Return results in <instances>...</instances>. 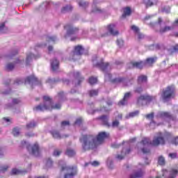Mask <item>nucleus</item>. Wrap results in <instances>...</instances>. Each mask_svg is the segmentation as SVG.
<instances>
[{"instance_id":"nucleus-51","label":"nucleus","mask_w":178,"mask_h":178,"mask_svg":"<svg viewBox=\"0 0 178 178\" xmlns=\"http://www.w3.org/2000/svg\"><path fill=\"white\" fill-rule=\"evenodd\" d=\"M162 12L163 13H170V7H164L162 8Z\"/></svg>"},{"instance_id":"nucleus-60","label":"nucleus","mask_w":178,"mask_h":178,"mask_svg":"<svg viewBox=\"0 0 178 178\" xmlns=\"http://www.w3.org/2000/svg\"><path fill=\"white\" fill-rule=\"evenodd\" d=\"M69 121H63L61 122V127H65V126H69Z\"/></svg>"},{"instance_id":"nucleus-30","label":"nucleus","mask_w":178,"mask_h":178,"mask_svg":"<svg viewBox=\"0 0 178 178\" xmlns=\"http://www.w3.org/2000/svg\"><path fill=\"white\" fill-rule=\"evenodd\" d=\"M138 83L141 84L143 83H147V76L145 75H140L138 78Z\"/></svg>"},{"instance_id":"nucleus-54","label":"nucleus","mask_w":178,"mask_h":178,"mask_svg":"<svg viewBox=\"0 0 178 178\" xmlns=\"http://www.w3.org/2000/svg\"><path fill=\"white\" fill-rule=\"evenodd\" d=\"M178 51V44L175 45L173 47V48L170 50V54H173L174 52H177Z\"/></svg>"},{"instance_id":"nucleus-15","label":"nucleus","mask_w":178,"mask_h":178,"mask_svg":"<svg viewBox=\"0 0 178 178\" xmlns=\"http://www.w3.org/2000/svg\"><path fill=\"white\" fill-rule=\"evenodd\" d=\"M74 77L75 79L74 83L76 87H77V86H80L81 82L84 80V77H83V76H81V74H80V72H76L74 73Z\"/></svg>"},{"instance_id":"nucleus-19","label":"nucleus","mask_w":178,"mask_h":178,"mask_svg":"<svg viewBox=\"0 0 178 178\" xmlns=\"http://www.w3.org/2000/svg\"><path fill=\"white\" fill-rule=\"evenodd\" d=\"M99 119L101 120L104 126H106V127H111L110 123L108 122V120H109V117H108V115L100 116Z\"/></svg>"},{"instance_id":"nucleus-29","label":"nucleus","mask_w":178,"mask_h":178,"mask_svg":"<svg viewBox=\"0 0 178 178\" xmlns=\"http://www.w3.org/2000/svg\"><path fill=\"white\" fill-rule=\"evenodd\" d=\"M131 15V9L129 7H127L124 10V13L122 14V17H126L127 16H130Z\"/></svg>"},{"instance_id":"nucleus-39","label":"nucleus","mask_w":178,"mask_h":178,"mask_svg":"<svg viewBox=\"0 0 178 178\" xmlns=\"http://www.w3.org/2000/svg\"><path fill=\"white\" fill-rule=\"evenodd\" d=\"M107 166L109 168V169H113V161L112 159L108 158L107 159Z\"/></svg>"},{"instance_id":"nucleus-25","label":"nucleus","mask_w":178,"mask_h":178,"mask_svg":"<svg viewBox=\"0 0 178 178\" xmlns=\"http://www.w3.org/2000/svg\"><path fill=\"white\" fill-rule=\"evenodd\" d=\"M35 126H37V122H35L34 120H32L26 124V127L28 129V130H30V129H34Z\"/></svg>"},{"instance_id":"nucleus-40","label":"nucleus","mask_w":178,"mask_h":178,"mask_svg":"<svg viewBox=\"0 0 178 178\" xmlns=\"http://www.w3.org/2000/svg\"><path fill=\"white\" fill-rule=\"evenodd\" d=\"M6 69L8 72H10V71L13 70V69H15V64H13V63L7 64L6 67Z\"/></svg>"},{"instance_id":"nucleus-42","label":"nucleus","mask_w":178,"mask_h":178,"mask_svg":"<svg viewBox=\"0 0 178 178\" xmlns=\"http://www.w3.org/2000/svg\"><path fill=\"white\" fill-rule=\"evenodd\" d=\"M97 81H98V79L94 76H91L89 78V83L92 86V84H97Z\"/></svg>"},{"instance_id":"nucleus-34","label":"nucleus","mask_w":178,"mask_h":178,"mask_svg":"<svg viewBox=\"0 0 178 178\" xmlns=\"http://www.w3.org/2000/svg\"><path fill=\"white\" fill-rule=\"evenodd\" d=\"M22 173H23V171H22L17 168H13L11 170V175H22Z\"/></svg>"},{"instance_id":"nucleus-4","label":"nucleus","mask_w":178,"mask_h":178,"mask_svg":"<svg viewBox=\"0 0 178 178\" xmlns=\"http://www.w3.org/2000/svg\"><path fill=\"white\" fill-rule=\"evenodd\" d=\"M43 104H39L38 106H35L33 109L34 111H51L52 109H60L61 105L58 103L56 104L54 106L52 105V99L48 96L43 97Z\"/></svg>"},{"instance_id":"nucleus-17","label":"nucleus","mask_w":178,"mask_h":178,"mask_svg":"<svg viewBox=\"0 0 178 178\" xmlns=\"http://www.w3.org/2000/svg\"><path fill=\"white\" fill-rule=\"evenodd\" d=\"M130 148H123L121 154H117V156H115L116 159H118V161H122V159L124 158L125 155H127V154H130Z\"/></svg>"},{"instance_id":"nucleus-11","label":"nucleus","mask_w":178,"mask_h":178,"mask_svg":"<svg viewBox=\"0 0 178 178\" xmlns=\"http://www.w3.org/2000/svg\"><path fill=\"white\" fill-rule=\"evenodd\" d=\"M152 99H156V96L150 95H140L137 100V103L139 105H145V101H152Z\"/></svg>"},{"instance_id":"nucleus-21","label":"nucleus","mask_w":178,"mask_h":178,"mask_svg":"<svg viewBox=\"0 0 178 178\" xmlns=\"http://www.w3.org/2000/svg\"><path fill=\"white\" fill-rule=\"evenodd\" d=\"M97 3H98V0H93V5L92 9V13H102L104 10L97 7V6H95L97 5Z\"/></svg>"},{"instance_id":"nucleus-2","label":"nucleus","mask_w":178,"mask_h":178,"mask_svg":"<svg viewBox=\"0 0 178 178\" xmlns=\"http://www.w3.org/2000/svg\"><path fill=\"white\" fill-rule=\"evenodd\" d=\"M163 145L165 139L161 136L154 137L152 142L148 138H144L139 143H138V149L143 154H149V145Z\"/></svg>"},{"instance_id":"nucleus-64","label":"nucleus","mask_w":178,"mask_h":178,"mask_svg":"<svg viewBox=\"0 0 178 178\" xmlns=\"http://www.w3.org/2000/svg\"><path fill=\"white\" fill-rule=\"evenodd\" d=\"M90 164L92 166H98V165H99V163L98 161H93V162L90 163Z\"/></svg>"},{"instance_id":"nucleus-62","label":"nucleus","mask_w":178,"mask_h":178,"mask_svg":"<svg viewBox=\"0 0 178 178\" xmlns=\"http://www.w3.org/2000/svg\"><path fill=\"white\" fill-rule=\"evenodd\" d=\"M120 144H118V143H113L111 145V147L113 148H119V147H120Z\"/></svg>"},{"instance_id":"nucleus-35","label":"nucleus","mask_w":178,"mask_h":178,"mask_svg":"<svg viewBox=\"0 0 178 178\" xmlns=\"http://www.w3.org/2000/svg\"><path fill=\"white\" fill-rule=\"evenodd\" d=\"M119 124H120L119 120H115L113 121L111 127H113V129H116L117 127H119Z\"/></svg>"},{"instance_id":"nucleus-50","label":"nucleus","mask_w":178,"mask_h":178,"mask_svg":"<svg viewBox=\"0 0 178 178\" xmlns=\"http://www.w3.org/2000/svg\"><path fill=\"white\" fill-rule=\"evenodd\" d=\"M52 166V160L51 159H48L46 161V167L51 168Z\"/></svg>"},{"instance_id":"nucleus-53","label":"nucleus","mask_w":178,"mask_h":178,"mask_svg":"<svg viewBox=\"0 0 178 178\" xmlns=\"http://www.w3.org/2000/svg\"><path fill=\"white\" fill-rule=\"evenodd\" d=\"M24 83V81L23 79H18L15 81V84L17 86H20V84H23Z\"/></svg>"},{"instance_id":"nucleus-56","label":"nucleus","mask_w":178,"mask_h":178,"mask_svg":"<svg viewBox=\"0 0 178 178\" xmlns=\"http://www.w3.org/2000/svg\"><path fill=\"white\" fill-rule=\"evenodd\" d=\"M136 35H138V40H144V38L145 37V36L144 35V34L140 33V31L138 32V33L136 34Z\"/></svg>"},{"instance_id":"nucleus-28","label":"nucleus","mask_w":178,"mask_h":178,"mask_svg":"<svg viewBox=\"0 0 178 178\" xmlns=\"http://www.w3.org/2000/svg\"><path fill=\"white\" fill-rule=\"evenodd\" d=\"M65 154L70 157L74 156V155H76V151L72 149L68 148L65 152Z\"/></svg>"},{"instance_id":"nucleus-7","label":"nucleus","mask_w":178,"mask_h":178,"mask_svg":"<svg viewBox=\"0 0 178 178\" xmlns=\"http://www.w3.org/2000/svg\"><path fill=\"white\" fill-rule=\"evenodd\" d=\"M27 149L29 154L31 155H33V156H40V154H41V152H40V146L37 143L34 144L32 146H27Z\"/></svg>"},{"instance_id":"nucleus-23","label":"nucleus","mask_w":178,"mask_h":178,"mask_svg":"<svg viewBox=\"0 0 178 178\" xmlns=\"http://www.w3.org/2000/svg\"><path fill=\"white\" fill-rule=\"evenodd\" d=\"M115 26L113 24H111L108 26V30L112 35H118V34H119L118 31H115Z\"/></svg>"},{"instance_id":"nucleus-45","label":"nucleus","mask_w":178,"mask_h":178,"mask_svg":"<svg viewBox=\"0 0 178 178\" xmlns=\"http://www.w3.org/2000/svg\"><path fill=\"white\" fill-rule=\"evenodd\" d=\"M146 165H149V160L148 159L145 158V163H140L138 164L139 168H144Z\"/></svg>"},{"instance_id":"nucleus-36","label":"nucleus","mask_w":178,"mask_h":178,"mask_svg":"<svg viewBox=\"0 0 178 178\" xmlns=\"http://www.w3.org/2000/svg\"><path fill=\"white\" fill-rule=\"evenodd\" d=\"M158 163L161 166H163V165H165V158L162 156H160L158 159Z\"/></svg>"},{"instance_id":"nucleus-48","label":"nucleus","mask_w":178,"mask_h":178,"mask_svg":"<svg viewBox=\"0 0 178 178\" xmlns=\"http://www.w3.org/2000/svg\"><path fill=\"white\" fill-rule=\"evenodd\" d=\"M131 29L133 30V31H134L135 34H137L140 32V29H138V27H137L136 25L131 26Z\"/></svg>"},{"instance_id":"nucleus-24","label":"nucleus","mask_w":178,"mask_h":178,"mask_svg":"<svg viewBox=\"0 0 178 178\" xmlns=\"http://www.w3.org/2000/svg\"><path fill=\"white\" fill-rule=\"evenodd\" d=\"M173 29H175V26H173V24H172L171 26H165L163 28L161 27L160 30H159V33L161 34H163V33H166L168 31H170V30H173Z\"/></svg>"},{"instance_id":"nucleus-1","label":"nucleus","mask_w":178,"mask_h":178,"mask_svg":"<svg viewBox=\"0 0 178 178\" xmlns=\"http://www.w3.org/2000/svg\"><path fill=\"white\" fill-rule=\"evenodd\" d=\"M109 137V134L103 131L98 134L97 136L94 135H83L80 138L79 141L82 144L83 151H90V149H94L97 148V145L104 144L105 138Z\"/></svg>"},{"instance_id":"nucleus-63","label":"nucleus","mask_w":178,"mask_h":178,"mask_svg":"<svg viewBox=\"0 0 178 178\" xmlns=\"http://www.w3.org/2000/svg\"><path fill=\"white\" fill-rule=\"evenodd\" d=\"M26 137H34L35 134L33 133L29 132L25 134Z\"/></svg>"},{"instance_id":"nucleus-10","label":"nucleus","mask_w":178,"mask_h":178,"mask_svg":"<svg viewBox=\"0 0 178 178\" xmlns=\"http://www.w3.org/2000/svg\"><path fill=\"white\" fill-rule=\"evenodd\" d=\"M24 81L25 84H30L32 88L34 87V86H41V81H38V79L33 75L26 77Z\"/></svg>"},{"instance_id":"nucleus-37","label":"nucleus","mask_w":178,"mask_h":178,"mask_svg":"<svg viewBox=\"0 0 178 178\" xmlns=\"http://www.w3.org/2000/svg\"><path fill=\"white\" fill-rule=\"evenodd\" d=\"M17 54H19V50H17V49L13 50L10 54L8 56V59H12V58H13L15 55H17Z\"/></svg>"},{"instance_id":"nucleus-46","label":"nucleus","mask_w":178,"mask_h":178,"mask_svg":"<svg viewBox=\"0 0 178 178\" xmlns=\"http://www.w3.org/2000/svg\"><path fill=\"white\" fill-rule=\"evenodd\" d=\"M58 98L60 102H62V101H63V99H65V94L63 93V92L58 93Z\"/></svg>"},{"instance_id":"nucleus-41","label":"nucleus","mask_w":178,"mask_h":178,"mask_svg":"<svg viewBox=\"0 0 178 178\" xmlns=\"http://www.w3.org/2000/svg\"><path fill=\"white\" fill-rule=\"evenodd\" d=\"M99 90H91L89 91L90 97H95L98 95Z\"/></svg>"},{"instance_id":"nucleus-59","label":"nucleus","mask_w":178,"mask_h":178,"mask_svg":"<svg viewBox=\"0 0 178 178\" xmlns=\"http://www.w3.org/2000/svg\"><path fill=\"white\" fill-rule=\"evenodd\" d=\"M146 119H154V113L146 115Z\"/></svg>"},{"instance_id":"nucleus-52","label":"nucleus","mask_w":178,"mask_h":178,"mask_svg":"<svg viewBox=\"0 0 178 178\" xmlns=\"http://www.w3.org/2000/svg\"><path fill=\"white\" fill-rule=\"evenodd\" d=\"M22 103V100L20 99H13V105H19V104Z\"/></svg>"},{"instance_id":"nucleus-43","label":"nucleus","mask_w":178,"mask_h":178,"mask_svg":"<svg viewBox=\"0 0 178 178\" xmlns=\"http://www.w3.org/2000/svg\"><path fill=\"white\" fill-rule=\"evenodd\" d=\"M9 169V165H0V172H5Z\"/></svg>"},{"instance_id":"nucleus-31","label":"nucleus","mask_w":178,"mask_h":178,"mask_svg":"<svg viewBox=\"0 0 178 178\" xmlns=\"http://www.w3.org/2000/svg\"><path fill=\"white\" fill-rule=\"evenodd\" d=\"M73 7L72 6H65L61 9L62 13H67V12H71Z\"/></svg>"},{"instance_id":"nucleus-26","label":"nucleus","mask_w":178,"mask_h":178,"mask_svg":"<svg viewBox=\"0 0 178 178\" xmlns=\"http://www.w3.org/2000/svg\"><path fill=\"white\" fill-rule=\"evenodd\" d=\"M144 3H145L146 6H152V5H155L158 0H143Z\"/></svg>"},{"instance_id":"nucleus-12","label":"nucleus","mask_w":178,"mask_h":178,"mask_svg":"<svg viewBox=\"0 0 178 178\" xmlns=\"http://www.w3.org/2000/svg\"><path fill=\"white\" fill-rule=\"evenodd\" d=\"M144 175H145V172L144 170L140 168L138 170H134L129 175V178H142L144 177Z\"/></svg>"},{"instance_id":"nucleus-44","label":"nucleus","mask_w":178,"mask_h":178,"mask_svg":"<svg viewBox=\"0 0 178 178\" xmlns=\"http://www.w3.org/2000/svg\"><path fill=\"white\" fill-rule=\"evenodd\" d=\"M79 6H81V8H86V6H88V3L83 0H80L79 1Z\"/></svg>"},{"instance_id":"nucleus-27","label":"nucleus","mask_w":178,"mask_h":178,"mask_svg":"<svg viewBox=\"0 0 178 178\" xmlns=\"http://www.w3.org/2000/svg\"><path fill=\"white\" fill-rule=\"evenodd\" d=\"M51 134L54 137V138H57L58 140H60V138H63L65 136H60V134L58 132V131H53L51 132Z\"/></svg>"},{"instance_id":"nucleus-49","label":"nucleus","mask_w":178,"mask_h":178,"mask_svg":"<svg viewBox=\"0 0 178 178\" xmlns=\"http://www.w3.org/2000/svg\"><path fill=\"white\" fill-rule=\"evenodd\" d=\"M124 44V42L123 41V40H122V39L117 40V45H118V47H120V48H122V47H123Z\"/></svg>"},{"instance_id":"nucleus-32","label":"nucleus","mask_w":178,"mask_h":178,"mask_svg":"<svg viewBox=\"0 0 178 178\" xmlns=\"http://www.w3.org/2000/svg\"><path fill=\"white\" fill-rule=\"evenodd\" d=\"M138 113H140V111H136L131 113H129L128 115L126 116L127 119H129L130 118H134L136 116H138Z\"/></svg>"},{"instance_id":"nucleus-13","label":"nucleus","mask_w":178,"mask_h":178,"mask_svg":"<svg viewBox=\"0 0 178 178\" xmlns=\"http://www.w3.org/2000/svg\"><path fill=\"white\" fill-rule=\"evenodd\" d=\"M129 69H143L145 66V63L144 61L134 62L132 61L127 65Z\"/></svg>"},{"instance_id":"nucleus-33","label":"nucleus","mask_w":178,"mask_h":178,"mask_svg":"<svg viewBox=\"0 0 178 178\" xmlns=\"http://www.w3.org/2000/svg\"><path fill=\"white\" fill-rule=\"evenodd\" d=\"M8 27L5 26V22L0 24V33H7Z\"/></svg>"},{"instance_id":"nucleus-55","label":"nucleus","mask_w":178,"mask_h":178,"mask_svg":"<svg viewBox=\"0 0 178 178\" xmlns=\"http://www.w3.org/2000/svg\"><path fill=\"white\" fill-rule=\"evenodd\" d=\"M134 92H137L138 94H140V92H143V88L141 86L137 87L134 90Z\"/></svg>"},{"instance_id":"nucleus-8","label":"nucleus","mask_w":178,"mask_h":178,"mask_svg":"<svg viewBox=\"0 0 178 178\" xmlns=\"http://www.w3.org/2000/svg\"><path fill=\"white\" fill-rule=\"evenodd\" d=\"M158 118L165 119V120H176V117L168 111H159L157 114Z\"/></svg>"},{"instance_id":"nucleus-9","label":"nucleus","mask_w":178,"mask_h":178,"mask_svg":"<svg viewBox=\"0 0 178 178\" xmlns=\"http://www.w3.org/2000/svg\"><path fill=\"white\" fill-rule=\"evenodd\" d=\"M64 29L67 30V34L64 35V38H67V37L74 35V34L79 33V28L73 27L72 25H66Z\"/></svg>"},{"instance_id":"nucleus-57","label":"nucleus","mask_w":178,"mask_h":178,"mask_svg":"<svg viewBox=\"0 0 178 178\" xmlns=\"http://www.w3.org/2000/svg\"><path fill=\"white\" fill-rule=\"evenodd\" d=\"M172 144H174L175 145H178V136H177L176 138H173L171 140Z\"/></svg>"},{"instance_id":"nucleus-20","label":"nucleus","mask_w":178,"mask_h":178,"mask_svg":"<svg viewBox=\"0 0 178 178\" xmlns=\"http://www.w3.org/2000/svg\"><path fill=\"white\" fill-rule=\"evenodd\" d=\"M156 59H158V58L156 56L147 58L146 60L144 61L145 66H152L153 63L156 62Z\"/></svg>"},{"instance_id":"nucleus-47","label":"nucleus","mask_w":178,"mask_h":178,"mask_svg":"<svg viewBox=\"0 0 178 178\" xmlns=\"http://www.w3.org/2000/svg\"><path fill=\"white\" fill-rule=\"evenodd\" d=\"M13 134L15 136V137H17V136L20 134V131H19V129L17 128H14L13 130Z\"/></svg>"},{"instance_id":"nucleus-38","label":"nucleus","mask_w":178,"mask_h":178,"mask_svg":"<svg viewBox=\"0 0 178 178\" xmlns=\"http://www.w3.org/2000/svg\"><path fill=\"white\" fill-rule=\"evenodd\" d=\"M46 40L48 41V42H51V41L52 42H55V41L58 40V38H56V36H47Z\"/></svg>"},{"instance_id":"nucleus-61","label":"nucleus","mask_w":178,"mask_h":178,"mask_svg":"<svg viewBox=\"0 0 178 178\" xmlns=\"http://www.w3.org/2000/svg\"><path fill=\"white\" fill-rule=\"evenodd\" d=\"M74 124H77L78 126H80L81 124V118L77 119L75 121Z\"/></svg>"},{"instance_id":"nucleus-18","label":"nucleus","mask_w":178,"mask_h":178,"mask_svg":"<svg viewBox=\"0 0 178 178\" xmlns=\"http://www.w3.org/2000/svg\"><path fill=\"white\" fill-rule=\"evenodd\" d=\"M51 70L53 72H56V70L59 69V60H58L56 58L51 60Z\"/></svg>"},{"instance_id":"nucleus-3","label":"nucleus","mask_w":178,"mask_h":178,"mask_svg":"<svg viewBox=\"0 0 178 178\" xmlns=\"http://www.w3.org/2000/svg\"><path fill=\"white\" fill-rule=\"evenodd\" d=\"M97 66L102 69V72L105 73V79L106 80H109L112 83H115L116 84L119 83H122L123 86H129L127 83H130V81L127 79H124L123 78H115L112 79V74H109V71L112 67L108 63H104V60L102 59L100 62L97 63Z\"/></svg>"},{"instance_id":"nucleus-22","label":"nucleus","mask_w":178,"mask_h":178,"mask_svg":"<svg viewBox=\"0 0 178 178\" xmlns=\"http://www.w3.org/2000/svg\"><path fill=\"white\" fill-rule=\"evenodd\" d=\"M37 56H35L34 54L32 53H29L26 55V65H30L31 62H33V59H37Z\"/></svg>"},{"instance_id":"nucleus-5","label":"nucleus","mask_w":178,"mask_h":178,"mask_svg":"<svg viewBox=\"0 0 178 178\" xmlns=\"http://www.w3.org/2000/svg\"><path fill=\"white\" fill-rule=\"evenodd\" d=\"M61 172H67L64 175V178H72L77 175V167L67 166L66 164H64L61 166Z\"/></svg>"},{"instance_id":"nucleus-16","label":"nucleus","mask_w":178,"mask_h":178,"mask_svg":"<svg viewBox=\"0 0 178 178\" xmlns=\"http://www.w3.org/2000/svg\"><path fill=\"white\" fill-rule=\"evenodd\" d=\"M131 92H126L124 95L123 99L119 102L118 105L120 106H124V105H127V102L130 98H131Z\"/></svg>"},{"instance_id":"nucleus-58","label":"nucleus","mask_w":178,"mask_h":178,"mask_svg":"<svg viewBox=\"0 0 178 178\" xmlns=\"http://www.w3.org/2000/svg\"><path fill=\"white\" fill-rule=\"evenodd\" d=\"M61 152H60V150L56 149V150H54L53 155L54 156H59V155H60Z\"/></svg>"},{"instance_id":"nucleus-6","label":"nucleus","mask_w":178,"mask_h":178,"mask_svg":"<svg viewBox=\"0 0 178 178\" xmlns=\"http://www.w3.org/2000/svg\"><path fill=\"white\" fill-rule=\"evenodd\" d=\"M175 95V87L168 86L163 90L161 93V98L164 102H168L170 98H173Z\"/></svg>"},{"instance_id":"nucleus-14","label":"nucleus","mask_w":178,"mask_h":178,"mask_svg":"<svg viewBox=\"0 0 178 178\" xmlns=\"http://www.w3.org/2000/svg\"><path fill=\"white\" fill-rule=\"evenodd\" d=\"M84 52V48L83 47L79 45L75 47L74 51L73 52L72 59L76 60L77 59V56H81Z\"/></svg>"}]
</instances>
